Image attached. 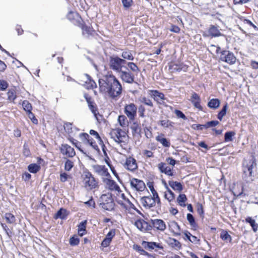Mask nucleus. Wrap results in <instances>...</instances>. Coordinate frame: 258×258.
I'll use <instances>...</instances> for the list:
<instances>
[{
  "label": "nucleus",
  "mask_w": 258,
  "mask_h": 258,
  "mask_svg": "<svg viewBox=\"0 0 258 258\" xmlns=\"http://www.w3.org/2000/svg\"><path fill=\"white\" fill-rule=\"evenodd\" d=\"M28 116L34 123L37 124L38 123L37 119L36 118L34 114L32 112L28 113Z\"/></svg>",
  "instance_id": "obj_62"
},
{
  "label": "nucleus",
  "mask_w": 258,
  "mask_h": 258,
  "mask_svg": "<svg viewBox=\"0 0 258 258\" xmlns=\"http://www.w3.org/2000/svg\"><path fill=\"white\" fill-rule=\"evenodd\" d=\"M135 225L140 231L145 232L148 229V224L143 220H138L135 223Z\"/></svg>",
  "instance_id": "obj_19"
},
{
  "label": "nucleus",
  "mask_w": 258,
  "mask_h": 258,
  "mask_svg": "<svg viewBox=\"0 0 258 258\" xmlns=\"http://www.w3.org/2000/svg\"><path fill=\"white\" fill-rule=\"evenodd\" d=\"M110 135L111 138L118 144L122 143L125 138V133L118 128L112 130Z\"/></svg>",
  "instance_id": "obj_8"
},
{
  "label": "nucleus",
  "mask_w": 258,
  "mask_h": 258,
  "mask_svg": "<svg viewBox=\"0 0 258 258\" xmlns=\"http://www.w3.org/2000/svg\"><path fill=\"white\" fill-rule=\"evenodd\" d=\"M5 218L6 221L10 224L13 223L15 221V218L14 216L11 213H7L5 215Z\"/></svg>",
  "instance_id": "obj_43"
},
{
  "label": "nucleus",
  "mask_w": 258,
  "mask_h": 258,
  "mask_svg": "<svg viewBox=\"0 0 258 258\" xmlns=\"http://www.w3.org/2000/svg\"><path fill=\"white\" fill-rule=\"evenodd\" d=\"M235 135V133L232 131L227 132L225 134L224 140L225 142H231L233 141V137Z\"/></svg>",
  "instance_id": "obj_37"
},
{
  "label": "nucleus",
  "mask_w": 258,
  "mask_h": 258,
  "mask_svg": "<svg viewBox=\"0 0 258 258\" xmlns=\"http://www.w3.org/2000/svg\"><path fill=\"white\" fill-rule=\"evenodd\" d=\"M245 221L250 225L254 232L257 231L258 225L256 223L254 219H253L251 217H248L245 219Z\"/></svg>",
  "instance_id": "obj_30"
},
{
  "label": "nucleus",
  "mask_w": 258,
  "mask_h": 258,
  "mask_svg": "<svg viewBox=\"0 0 258 258\" xmlns=\"http://www.w3.org/2000/svg\"><path fill=\"white\" fill-rule=\"evenodd\" d=\"M126 63V61L118 56H110L109 57V65L112 70L119 73L123 67L124 64Z\"/></svg>",
  "instance_id": "obj_5"
},
{
  "label": "nucleus",
  "mask_w": 258,
  "mask_h": 258,
  "mask_svg": "<svg viewBox=\"0 0 258 258\" xmlns=\"http://www.w3.org/2000/svg\"><path fill=\"white\" fill-rule=\"evenodd\" d=\"M123 167L131 172H134L138 168V165L136 159L132 157L126 158L125 162L123 164Z\"/></svg>",
  "instance_id": "obj_10"
},
{
  "label": "nucleus",
  "mask_w": 258,
  "mask_h": 258,
  "mask_svg": "<svg viewBox=\"0 0 258 258\" xmlns=\"http://www.w3.org/2000/svg\"><path fill=\"white\" fill-rule=\"evenodd\" d=\"M190 101L193 103L195 107L200 109H202V106L200 105V98L198 94L196 93H192Z\"/></svg>",
  "instance_id": "obj_20"
},
{
  "label": "nucleus",
  "mask_w": 258,
  "mask_h": 258,
  "mask_svg": "<svg viewBox=\"0 0 258 258\" xmlns=\"http://www.w3.org/2000/svg\"><path fill=\"white\" fill-rule=\"evenodd\" d=\"M174 66H175V67L173 68V69L176 70L177 71H180L181 70L186 71V70L187 69L186 66L183 65L182 64H181L179 66H178L177 64H175L173 66V67H174Z\"/></svg>",
  "instance_id": "obj_55"
},
{
  "label": "nucleus",
  "mask_w": 258,
  "mask_h": 258,
  "mask_svg": "<svg viewBox=\"0 0 258 258\" xmlns=\"http://www.w3.org/2000/svg\"><path fill=\"white\" fill-rule=\"evenodd\" d=\"M100 205L101 207L108 211L113 210L114 207V203L112 197V194L107 193L103 194L100 198Z\"/></svg>",
  "instance_id": "obj_4"
},
{
  "label": "nucleus",
  "mask_w": 258,
  "mask_h": 258,
  "mask_svg": "<svg viewBox=\"0 0 258 258\" xmlns=\"http://www.w3.org/2000/svg\"><path fill=\"white\" fill-rule=\"evenodd\" d=\"M87 221L84 220L81 222L78 225V232L80 235L83 236L86 232V227Z\"/></svg>",
  "instance_id": "obj_24"
},
{
  "label": "nucleus",
  "mask_w": 258,
  "mask_h": 258,
  "mask_svg": "<svg viewBox=\"0 0 258 258\" xmlns=\"http://www.w3.org/2000/svg\"><path fill=\"white\" fill-rule=\"evenodd\" d=\"M74 166V163L70 160H67L64 164V170L70 171Z\"/></svg>",
  "instance_id": "obj_47"
},
{
  "label": "nucleus",
  "mask_w": 258,
  "mask_h": 258,
  "mask_svg": "<svg viewBox=\"0 0 258 258\" xmlns=\"http://www.w3.org/2000/svg\"><path fill=\"white\" fill-rule=\"evenodd\" d=\"M153 226L160 231H164L166 229V224L161 219H154L151 221Z\"/></svg>",
  "instance_id": "obj_16"
},
{
  "label": "nucleus",
  "mask_w": 258,
  "mask_h": 258,
  "mask_svg": "<svg viewBox=\"0 0 258 258\" xmlns=\"http://www.w3.org/2000/svg\"><path fill=\"white\" fill-rule=\"evenodd\" d=\"M105 182L110 190L117 191H120L119 186L113 180L107 179L105 180Z\"/></svg>",
  "instance_id": "obj_18"
},
{
  "label": "nucleus",
  "mask_w": 258,
  "mask_h": 258,
  "mask_svg": "<svg viewBox=\"0 0 258 258\" xmlns=\"http://www.w3.org/2000/svg\"><path fill=\"white\" fill-rule=\"evenodd\" d=\"M133 248L136 251L139 252L141 254L149 256H151V254L144 250L140 245L134 244L133 245Z\"/></svg>",
  "instance_id": "obj_39"
},
{
  "label": "nucleus",
  "mask_w": 258,
  "mask_h": 258,
  "mask_svg": "<svg viewBox=\"0 0 258 258\" xmlns=\"http://www.w3.org/2000/svg\"><path fill=\"white\" fill-rule=\"evenodd\" d=\"M158 167L162 173H164L168 176H172L173 175L171 168L167 166L165 163L161 162L159 163Z\"/></svg>",
  "instance_id": "obj_17"
},
{
  "label": "nucleus",
  "mask_w": 258,
  "mask_h": 258,
  "mask_svg": "<svg viewBox=\"0 0 258 258\" xmlns=\"http://www.w3.org/2000/svg\"><path fill=\"white\" fill-rule=\"evenodd\" d=\"M130 184L132 188L137 191H143L146 188L145 183L141 180L133 178L130 180Z\"/></svg>",
  "instance_id": "obj_12"
},
{
  "label": "nucleus",
  "mask_w": 258,
  "mask_h": 258,
  "mask_svg": "<svg viewBox=\"0 0 258 258\" xmlns=\"http://www.w3.org/2000/svg\"><path fill=\"white\" fill-rule=\"evenodd\" d=\"M156 140L160 142L164 147H169L170 146V141L166 138H163L162 136H158L156 138Z\"/></svg>",
  "instance_id": "obj_28"
},
{
  "label": "nucleus",
  "mask_w": 258,
  "mask_h": 258,
  "mask_svg": "<svg viewBox=\"0 0 258 258\" xmlns=\"http://www.w3.org/2000/svg\"><path fill=\"white\" fill-rule=\"evenodd\" d=\"M24 109L28 113L32 112V107L31 104L27 100H24L22 103Z\"/></svg>",
  "instance_id": "obj_42"
},
{
  "label": "nucleus",
  "mask_w": 258,
  "mask_h": 258,
  "mask_svg": "<svg viewBox=\"0 0 258 258\" xmlns=\"http://www.w3.org/2000/svg\"><path fill=\"white\" fill-rule=\"evenodd\" d=\"M23 154L26 157H28L30 155V152L28 148V146L24 145L23 146Z\"/></svg>",
  "instance_id": "obj_61"
},
{
  "label": "nucleus",
  "mask_w": 258,
  "mask_h": 258,
  "mask_svg": "<svg viewBox=\"0 0 258 258\" xmlns=\"http://www.w3.org/2000/svg\"><path fill=\"white\" fill-rule=\"evenodd\" d=\"M72 126V124L69 122L65 123L63 125L65 131L70 136L72 135L73 132V128Z\"/></svg>",
  "instance_id": "obj_41"
},
{
  "label": "nucleus",
  "mask_w": 258,
  "mask_h": 258,
  "mask_svg": "<svg viewBox=\"0 0 258 258\" xmlns=\"http://www.w3.org/2000/svg\"><path fill=\"white\" fill-rule=\"evenodd\" d=\"M115 230L112 229L107 233L105 238L111 241L113 237L115 236Z\"/></svg>",
  "instance_id": "obj_60"
},
{
  "label": "nucleus",
  "mask_w": 258,
  "mask_h": 258,
  "mask_svg": "<svg viewBox=\"0 0 258 258\" xmlns=\"http://www.w3.org/2000/svg\"><path fill=\"white\" fill-rule=\"evenodd\" d=\"M8 83L7 81L3 80H0V90L4 91L8 87Z\"/></svg>",
  "instance_id": "obj_53"
},
{
  "label": "nucleus",
  "mask_w": 258,
  "mask_h": 258,
  "mask_svg": "<svg viewBox=\"0 0 258 258\" xmlns=\"http://www.w3.org/2000/svg\"><path fill=\"white\" fill-rule=\"evenodd\" d=\"M8 100L11 102H14V100L17 98L16 92L15 89H11L7 93Z\"/></svg>",
  "instance_id": "obj_32"
},
{
  "label": "nucleus",
  "mask_w": 258,
  "mask_h": 258,
  "mask_svg": "<svg viewBox=\"0 0 258 258\" xmlns=\"http://www.w3.org/2000/svg\"><path fill=\"white\" fill-rule=\"evenodd\" d=\"M111 241L109 239L105 238L101 243V245L103 247H106L110 244Z\"/></svg>",
  "instance_id": "obj_64"
},
{
  "label": "nucleus",
  "mask_w": 258,
  "mask_h": 258,
  "mask_svg": "<svg viewBox=\"0 0 258 258\" xmlns=\"http://www.w3.org/2000/svg\"><path fill=\"white\" fill-rule=\"evenodd\" d=\"M176 115L178 117V118H182L184 120H185L187 119V117H186V116L184 115V114L180 110H175V111H174Z\"/></svg>",
  "instance_id": "obj_57"
},
{
  "label": "nucleus",
  "mask_w": 258,
  "mask_h": 258,
  "mask_svg": "<svg viewBox=\"0 0 258 258\" xmlns=\"http://www.w3.org/2000/svg\"><path fill=\"white\" fill-rule=\"evenodd\" d=\"M149 188L150 189V190L152 194V198L153 199H155L156 201H157V204L158 205V207H161V203L160 200V198L158 196V194L157 192L154 189L153 186H149Z\"/></svg>",
  "instance_id": "obj_29"
},
{
  "label": "nucleus",
  "mask_w": 258,
  "mask_h": 258,
  "mask_svg": "<svg viewBox=\"0 0 258 258\" xmlns=\"http://www.w3.org/2000/svg\"><path fill=\"white\" fill-rule=\"evenodd\" d=\"M118 122L119 125L122 127H125L128 125L127 118L124 115H119L118 117Z\"/></svg>",
  "instance_id": "obj_31"
},
{
  "label": "nucleus",
  "mask_w": 258,
  "mask_h": 258,
  "mask_svg": "<svg viewBox=\"0 0 258 258\" xmlns=\"http://www.w3.org/2000/svg\"><path fill=\"white\" fill-rule=\"evenodd\" d=\"M94 103H93L92 104H90L88 105L89 109L91 110L92 112L94 114V115L96 116L97 113V107L95 105H94Z\"/></svg>",
  "instance_id": "obj_59"
},
{
  "label": "nucleus",
  "mask_w": 258,
  "mask_h": 258,
  "mask_svg": "<svg viewBox=\"0 0 258 258\" xmlns=\"http://www.w3.org/2000/svg\"><path fill=\"white\" fill-rule=\"evenodd\" d=\"M69 177H70V176L65 172H61L60 174V180L61 182H66Z\"/></svg>",
  "instance_id": "obj_56"
},
{
  "label": "nucleus",
  "mask_w": 258,
  "mask_h": 258,
  "mask_svg": "<svg viewBox=\"0 0 258 258\" xmlns=\"http://www.w3.org/2000/svg\"><path fill=\"white\" fill-rule=\"evenodd\" d=\"M219 123L217 120H212L208 121L206 123V128H208L210 127H214L217 125Z\"/></svg>",
  "instance_id": "obj_52"
},
{
  "label": "nucleus",
  "mask_w": 258,
  "mask_h": 258,
  "mask_svg": "<svg viewBox=\"0 0 258 258\" xmlns=\"http://www.w3.org/2000/svg\"><path fill=\"white\" fill-rule=\"evenodd\" d=\"M90 134L91 135L95 136V138L98 139L99 141H101V139L98 133L94 130H91L90 131Z\"/></svg>",
  "instance_id": "obj_63"
},
{
  "label": "nucleus",
  "mask_w": 258,
  "mask_h": 258,
  "mask_svg": "<svg viewBox=\"0 0 258 258\" xmlns=\"http://www.w3.org/2000/svg\"><path fill=\"white\" fill-rule=\"evenodd\" d=\"M141 203L143 206L147 208H150L155 206L157 201L152 198L151 196H145L141 199Z\"/></svg>",
  "instance_id": "obj_11"
},
{
  "label": "nucleus",
  "mask_w": 258,
  "mask_h": 258,
  "mask_svg": "<svg viewBox=\"0 0 258 258\" xmlns=\"http://www.w3.org/2000/svg\"><path fill=\"white\" fill-rule=\"evenodd\" d=\"M83 183L85 188L90 190L98 186V182L90 172H85L82 175Z\"/></svg>",
  "instance_id": "obj_3"
},
{
  "label": "nucleus",
  "mask_w": 258,
  "mask_h": 258,
  "mask_svg": "<svg viewBox=\"0 0 258 258\" xmlns=\"http://www.w3.org/2000/svg\"><path fill=\"white\" fill-rule=\"evenodd\" d=\"M187 220L191 226L195 227L196 225L195 218L192 214L189 213L187 214Z\"/></svg>",
  "instance_id": "obj_50"
},
{
  "label": "nucleus",
  "mask_w": 258,
  "mask_h": 258,
  "mask_svg": "<svg viewBox=\"0 0 258 258\" xmlns=\"http://www.w3.org/2000/svg\"><path fill=\"white\" fill-rule=\"evenodd\" d=\"M174 123L171 121L169 120L166 119V120H162L160 121V124L165 127V128H168L170 127H173Z\"/></svg>",
  "instance_id": "obj_35"
},
{
  "label": "nucleus",
  "mask_w": 258,
  "mask_h": 258,
  "mask_svg": "<svg viewBox=\"0 0 258 258\" xmlns=\"http://www.w3.org/2000/svg\"><path fill=\"white\" fill-rule=\"evenodd\" d=\"M255 159L253 156L249 159H244L242 162V179L247 183L251 182L254 180L253 169L256 166Z\"/></svg>",
  "instance_id": "obj_2"
},
{
  "label": "nucleus",
  "mask_w": 258,
  "mask_h": 258,
  "mask_svg": "<svg viewBox=\"0 0 258 258\" xmlns=\"http://www.w3.org/2000/svg\"><path fill=\"white\" fill-rule=\"evenodd\" d=\"M221 238L224 241L230 242L232 240L231 236L226 231H222L220 234Z\"/></svg>",
  "instance_id": "obj_33"
},
{
  "label": "nucleus",
  "mask_w": 258,
  "mask_h": 258,
  "mask_svg": "<svg viewBox=\"0 0 258 258\" xmlns=\"http://www.w3.org/2000/svg\"><path fill=\"white\" fill-rule=\"evenodd\" d=\"M79 241V239L77 236H72L70 239V244L72 246L78 245Z\"/></svg>",
  "instance_id": "obj_49"
},
{
  "label": "nucleus",
  "mask_w": 258,
  "mask_h": 258,
  "mask_svg": "<svg viewBox=\"0 0 258 258\" xmlns=\"http://www.w3.org/2000/svg\"><path fill=\"white\" fill-rule=\"evenodd\" d=\"M60 151L63 155L69 157H73L76 155L74 149L67 144L62 145Z\"/></svg>",
  "instance_id": "obj_14"
},
{
  "label": "nucleus",
  "mask_w": 258,
  "mask_h": 258,
  "mask_svg": "<svg viewBox=\"0 0 258 258\" xmlns=\"http://www.w3.org/2000/svg\"><path fill=\"white\" fill-rule=\"evenodd\" d=\"M67 211L63 208L60 209L57 213L55 214L54 218L58 219L60 218L61 219H64L66 218L67 216Z\"/></svg>",
  "instance_id": "obj_25"
},
{
  "label": "nucleus",
  "mask_w": 258,
  "mask_h": 258,
  "mask_svg": "<svg viewBox=\"0 0 258 258\" xmlns=\"http://www.w3.org/2000/svg\"><path fill=\"white\" fill-rule=\"evenodd\" d=\"M92 168L93 171L99 175L105 177L110 176L107 168L104 165H94Z\"/></svg>",
  "instance_id": "obj_13"
},
{
  "label": "nucleus",
  "mask_w": 258,
  "mask_h": 258,
  "mask_svg": "<svg viewBox=\"0 0 258 258\" xmlns=\"http://www.w3.org/2000/svg\"><path fill=\"white\" fill-rule=\"evenodd\" d=\"M149 95L152 97L155 101L159 103H162L165 99L164 95L162 93H160L157 90H150Z\"/></svg>",
  "instance_id": "obj_15"
},
{
  "label": "nucleus",
  "mask_w": 258,
  "mask_h": 258,
  "mask_svg": "<svg viewBox=\"0 0 258 258\" xmlns=\"http://www.w3.org/2000/svg\"><path fill=\"white\" fill-rule=\"evenodd\" d=\"M220 59L230 64H233L236 61V57L233 53L228 50L220 52Z\"/></svg>",
  "instance_id": "obj_9"
},
{
  "label": "nucleus",
  "mask_w": 258,
  "mask_h": 258,
  "mask_svg": "<svg viewBox=\"0 0 258 258\" xmlns=\"http://www.w3.org/2000/svg\"><path fill=\"white\" fill-rule=\"evenodd\" d=\"M209 33L212 37H218L221 35V33L218 29L214 26L210 27L209 29Z\"/></svg>",
  "instance_id": "obj_27"
},
{
  "label": "nucleus",
  "mask_w": 258,
  "mask_h": 258,
  "mask_svg": "<svg viewBox=\"0 0 258 258\" xmlns=\"http://www.w3.org/2000/svg\"><path fill=\"white\" fill-rule=\"evenodd\" d=\"M127 66L128 68L132 71L133 73H135L138 74L139 72V69L138 66L134 62H129L127 63Z\"/></svg>",
  "instance_id": "obj_44"
},
{
  "label": "nucleus",
  "mask_w": 258,
  "mask_h": 258,
  "mask_svg": "<svg viewBox=\"0 0 258 258\" xmlns=\"http://www.w3.org/2000/svg\"><path fill=\"white\" fill-rule=\"evenodd\" d=\"M87 77L88 78L87 81H88L89 84V86L87 87L88 89H93L94 88H96L97 85L96 83L93 80H91L90 77H89L88 75H87Z\"/></svg>",
  "instance_id": "obj_51"
},
{
  "label": "nucleus",
  "mask_w": 258,
  "mask_h": 258,
  "mask_svg": "<svg viewBox=\"0 0 258 258\" xmlns=\"http://www.w3.org/2000/svg\"><path fill=\"white\" fill-rule=\"evenodd\" d=\"M139 100L140 102L143 103L146 105L149 106L150 107L153 106V104L152 101L149 98H147L145 97H140Z\"/></svg>",
  "instance_id": "obj_40"
},
{
  "label": "nucleus",
  "mask_w": 258,
  "mask_h": 258,
  "mask_svg": "<svg viewBox=\"0 0 258 258\" xmlns=\"http://www.w3.org/2000/svg\"><path fill=\"white\" fill-rule=\"evenodd\" d=\"M170 226L171 227L172 231L175 235H180V226L177 222H176L175 221L171 222L170 223Z\"/></svg>",
  "instance_id": "obj_26"
},
{
  "label": "nucleus",
  "mask_w": 258,
  "mask_h": 258,
  "mask_svg": "<svg viewBox=\"0 0 258 258\" xmlns=\"http://www.w3.org/2000/svg\"><path fill=\"white\" fill-rule=\"evenodd\" d=\"M169 185L175 190L181 191L182 190V185L181 183L177 181H169Z\"/></svg>",
  "instance_id": "obj_21"
},
{
  "label": "nucleus",
  "mask_w": 258,
  "mask_h": 258,
  "mask_svg": "<svg viewBox=\"0 0 258 258\" xmlns=\"http://www.w3.org/2000/svg\"><path fill=\"white\" fill-rule=\"evenodd\" d=\"M125 70H121L119 73V77L121 80L128 84L135 82V75L131 72L128 68L124 67Z\"/></svg>",
  "instance_id": "obj_6"
},
{
  "label": "nucleus",
  "mask_w": 258,
  "mask_h": 258,
  "mask_svg": "<svg viewBox=\"0 0 258 258\" xmlns=\"http://www.w3.org/2000/svg\"><path fill=\"white\" fill-rule=\"evenodd\" d=\"M99 86L100 92L112 99H118L122 94V85L113 75H105L100 79Z\"/></svg>",
  "instance_id": "obj_1"
},
{
  "label": "nucleus",
  "mask_w": 258,
  "mask_h": 258,
  "mask_svg": "<svg viewBox=\"0 0 258 258\" xmlns=\"http://www.w3.org/2000/svg\"><path fill=\"white\" fill-rule=\"evenodd\" d=\"M167 189L168 190V192L165 194L164 197L165 199L170 202L174 199V195L169 188Z\"/></svg>",
  "instance_id": "obj_48"
},
{
  "label": "nucleus",
  "mask_w": 258,
  "mask_h": 258,
  "mask_svg": "<svg viewBox=\"0 0 258 258\" xmlns=\"http://www.w3.org/2000/svg\"><path fill=\"white\" fill-rule=\"evenodd\" d=\"M187 200L186 196L184 194H180L177 199V201L180 206L185 207V202Z\"/></svg>",
  "instance_id": "obj_34"
},
{
  "label": "nucleus",
  "mask_w": 258,
  "mask_h": 258,
  "mask_svg": "<svg viewBox=\"0 0 258 258\" xmlns=\"http://www.w3.org/2000/svg\"><path fill=\"white\" fill-rule=\"evenodd\" d=\"M220 104V102L218 99H212L209 101L208 106L210 108L215 109L219 107Z\"/></svg>",
  "instance_id": "obj_23"
},
{
  "label": "nucleus",
  "mask_w": 258,
  "mask_h": 258,
  "mask_svg": "<svg viewBox=\"0 0 258 258\" xmlns=\"http://www.w3.org/2000/svg\"><path fill=\"white\" fill-rule=\"evenodd\" d=\"M131 129L133 131V133H137L140 132V130L139 126V124L137 122H134L131 126Z\"/></svg>",
  "instance_id": "obj_58"
},
{
  "label": "nucleus",
  "mask_w": 258,
  "mask_h": 258,
  "mask_svg": "<svg viewBox=\"0 0 258 258\" xmlns=\"http://www.w3.org/2000/svg\"><path fill=\"white\" fill-rule=\"evenodd\" d=\"M28 168L29 171L31 173H36L39 170L40 167L37 164L34 163V164H30L28 166Z\"/></svg>",
  "instance_id": "obj_36"
},
{
  "label": "nucleus",
  "mask_w": 258,
  "mask_h": 258,
  "mask_svg": "<svg viewBox=\"0 0 258 258\" xmlns=\"http://www.w3.org/2000/svg\"><path fill=\"white\" fill-rule=\"evenodd\" d=\"M142 245L145 248H148L149 249H153L155 247L160 248V246L156 242H146L143 241L142 242Z\"/></svg>",
  "instance_id": "obj_22"
},
{
  "label": "nucleus",
  "mask_w": 258,
  "mask_h": 258,
  "mask_svg": "<svg viewBox=\"0 0 258 258\" xmlns=\"http://www.w3.org/2000/svg\"><path fill=\"white\" fill-rule=\"evenodd\" d=\"M228 107V104L226 103L223 107L221 110L219 112L217 117L220 120H222L223 117L226 115Z\"/></svg>",
  "instance_id": "obj_38"
},
{
  "label": "nucleus",
  "mask_w": 258,
  "mask_h": 258,
  "mask_svg": "<svg viewBox=\"0 0 258 258\" xmlns=\"http://www.w3.org/2000/svg\"><path fill=\"white\" fill-rule=\"evenodd\" d=\"M121 56L124 59L133 60L134 59V56H133L130 51H123L122 53Z\"/></svg>",
  "instance_id": "obj_45"
},
{
  "label": "nucleus",
  "mask_w": 258,
  "mask_h": 258,
  "mask_svg": "<svg viewBox=\"0 0 258 258\" xmlns=\"http://www.w3.org/2000/svg\"><path fill=\"white\" fill-rule=\"evenodd\" d=\"M123 8L125 10H128L133 4V0H121Z\"/></svg>",
  "instance_id": "obj_46"
},
{
  "label": "nucleus",
  "mask_w": 258,
  "mask_h": 258,
  "mask_svg": "<svg viewBox=\"0 0 258 258\" xmlns=\"http://www.w3.org/2000/svg\"><path fill=\"white\" fill-rule=\"evenodd\" d=\"M137 107L134 103L126 104L124 106V112L131 121L135 120L137 116Z\"/></svg>",
  "instance_id": "obj_7"
},
{
  "label": "nucleus",
  "mask_w": 258,
  "mask_h": 258,
  "mask_svg": "<svg viewBox=\"0 0 258 258\" xmlns=\"http://www.w3.org/2000/svg\"><path fill=\"white\" fill-rule=\"evenodd\" d=\"M80 137L81 139V140L84 142L87 141L88 142H90V137L89 135L87 133L80 134Z\"/></svg>",
  "instance_id": "obj_54"
}]
</instances>
